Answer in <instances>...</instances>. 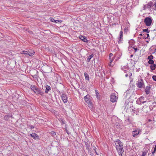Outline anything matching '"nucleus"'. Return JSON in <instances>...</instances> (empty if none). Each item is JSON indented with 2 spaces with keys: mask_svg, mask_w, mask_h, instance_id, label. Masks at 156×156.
Instances as JSON below:
<instances>
[{
  "mask_svg": "<svg viewBox=\"0 0 156 156\" xmlns=\"http://www.w3.org/2000/svg\"><path fill=\"white\" fill-rule=\"evenodd\" d=\"M154 61L153 60H149L148 62V63L151 65H153V64H154Z\"/></svg>",
  "mask_w": 156,
  "mask_h": 156,
  "instance_id": "obj_24",
  "label": "nucleus"
},
{
  "mask_svg": "<svg viewBox=\"0 0 156 156\" xmlns=\"http://www.w3.org/2000/svg\"><path fill=\"white\" fill-rule=\"evenodd\" d=\"M144 100V97L142 96L137 100L136 103L139 105H141L142 104H144L147 102L146 101Z\"/></svg>",
  "mask_w": 156,
  "mask_h": 156,
  "instance_id": "obj_7",
  "label": "nucleus"
},
{
  "mask_svg": "<svg viewBox=\"0 0 156 156\" xmlns=\"http://www.w3.org/2000/svg\"><path fill=\"white\" fill-rule=\"evenodd\" d=\"M45 93L46 94H48L49 91L51 90V87L48 85H46L45 86Z\"/></svg>",
  "mask_w": 156,
  "mask_h": 156,
  "instance_id": "obj_17",
  "label": "nucleus"
},
{
  "mask_svg": "<svg viewBox=\"0 0 156 156\" xmlns=\"http://www.w3.org/2000/svg\"><path fill=\"white\" fill-rule=\"evenodd\" d=\"M30 88L34 93L37 95L43 96L44 94V92L41 89L38 88L35 85H32L30 86Z\"/></svg>",
  "mask_w": 156,
  "mask_h": 156,
  "instance_id": "obj_1",
  "label": "nucleus"
},
{
  "mask_svg": "<svg viewBox=\"0 0 156 156\" xmlns=\"http://www.w3.org/2000/svg\"><path fill=\"white\" fill-rule=\"evenodd\" d=\"M21 53L22 54H24L26 55H28L29 51H22L21 52Z\"/></svg>",
  "mask_w": 156,
  "mask_h": 156,
  "instance_id": "obj_22",
  "label": "nucleus"
},
{
  "mask_svg": "<svg viewBox=\"0 0 156 156\" xmlns=\"http://www.w3.org/2000/svg\"><path fill=\"white\" fill-rule=\"evenodd\" d=\"M63 119H62V118H60L59 119V121H60V122H61L62 120H63Z\"/></svg>",
  "mask_w": 156,
  "mask_h": 156,
  "instance_id": "obj_44",
  "label": "nucleus"
},
{
  "mask_svg": "<svg viewBox=\"0 0 156 156\" xmlns=\"http://www.w3.org/2000/svg\"><path fill=\"white\" fill-rule=\"evenodd\" d=\"M96 97L97 99H99L100 98V96L99 94L98 93L97 91L96 90Z\"/></svg>",
  "mask_w": 156,
  "mask_h": 156,
  "instance_id": "obj_23",
  "label": "nucleus"
},
{
  "mask_svg": "<svg viewBox=\"0 0 156 156\" xmlns=\"http://www.w3.org/2000/svg\"><path fill=\"white\" fill-rule=\"evenodd\" d=\"M61 97L62 100L64 103H66L67 102V98L66 95L64 94H62L61 95Z\"/></svg>",
  "mask_w": 156,
  "mask_h": 156,
  "instance_id": "obj_12",
  "label": "nucleus"
},
{
  "mask_svg": "<svg viewBox=\"0 0 156 156\" xmlns=\"http://www.w3.org/2000/svg\"><path fill=\"white\" fill-rule=\"evenodd\" d=\"M66 131L68 135H69V134H70V133L69 132L67 129H66Z\"/></svg>",
  "mask_w": 156,
  "mask_h": 156,
  "instance_id": "obj_35",
  "label": "nucleus"
},
{
  "mask_svg": "<svg viewBox=\"0 0 156 156\" xmlns=\"http://www.w3.org/2000/svg\"><path fill=\"white\" fill-rule=\"evenodd\" d=\"M133 48L135 52H136L138 50V49H137V48H134V47H133Z\"/></svg>",
  "mask_w": 156,
  "mask_h": 156,
  "instance_id": "obj_34",
  "label": "nucleus"
},
{
  "mask_svg": "<svg viewBox=\"0 0 156 156\" xmlns=\"http://www.w3.org/2000/svg\"><path fill=\"white\" fill-rule=\"evenodd\" d=\"M29 127H30V129H33L34 128V126L32 125H29Z\"/></svg>",
  "mask_w": 156,
  "mask_h": 156,
  "instance_id": "obj_33",
  "label": "nucleus"
},
{
  "mask_svg": "<svg viewBox=\"0 0 156 156\" xmlns=\"http://www.w3.org/2000/svg\"><path fill=\"white\" fill-rule=\"evenodd\" d=\"M50 20L51 22H54L55 23H58V22L61 23L62 21L60 20H55L53 18H50Z\"/></svg>",
  "mask_w": 156,
  "mask_h": 156,
  "instance_id": "obj_16",
  "label": "nucleus"
},
{
  "mask_svg": "<svg viewBox=\"0 0 156 156\" xmlns=\"http://www.w3.org/2000/svg\"><path fill=\"white\" fill-rule=\"evenodd\" d=\"M133 55H130V57H133Z\"/></svg>",
  "mask_w": 156,
  "mask_h": 156,
  "instance_id": "obj_50",
  "label": "nucleus"
},
{
  "mask_svg": "<svg viewBox=\"0 0 156 156\" xmlns=\"http://www.w3.org/2000/svg\"><path fill=\"white\" fill-rule=\"evenodd\" d=\"M154 52H156V48H155V49H154Z\"/></svg>",
  "mask_w": 156,
  "mask_h": 156,
  "instance_id": "obj_51",
  "label": "nucleus"
},
{
  "mask_svg": "<svg viewBox=\"0 0 156 156\" xmlns=\"http://www.w3.org/2000/svg\"><path fill=\"white\" fill-rule=\"evenodd\" d=\"M142 32H146L147 33H148L150 32V30H149L148 28L145 29L143 30Z\"/></svg>",
  "mask_w": 156,
  "mask_h": 156,
  "instance_id": "obj_25",
  "label": "nucleus"
},
{
  "mask_svg": "<svg viewBox=\"0 0 156 156\" xmlns=\"http://www.w3.org/2000/svg\"><path fill=\"white\" fill-rule=\"evenodd\" d=\"M59 92L60 95H61V93H60V91H59Z\"/></svg>",
  "mask_w": 156,
  "mask_h": 156,
  "instance_id": "obj_52",
  "label": "nucleus"
},
{
  "mask_svg": "<svg viewBox=\"0 0 156 156\" xmlns=\"http://www.w3.org/2000/svg\"><path fill=\"white\" fill-rule=\"evenodd\" d=\"M85 144L86 146H87V145H88L87 143H85Z\"/></svg>",
  "mask_w": 156,
  "mask_h": 156,
  "instance_id": "obj_49",
  "label": "nucleus"
},
{
  "mask_svg": "<svg viewBox=\"0 0 156 156\" xmlns=\"http://www.w3.org/2000/svg\"><path fill=\"white\" fill-rule=\"evenodd\" d=\"M140 36H143V33L142 32L141 34H139Z\"/></svg>",
  "mask_w": 156,
  "mask_h": 156,
  "instance_id": "obj_46",
  "label": "nucleus"
},
{
  "mask_svg": "<svg viewBox=\"0 0 156 156\" xmlns=\"http://www.w3.org/2000/svg\"><path fill=\"white\" fill-rule=\"evenodd\" d=\"M152 78L154 81H156V76H153L152 77Z\"/></svg>",
  "mask_w": 156,
  "mask_h": 156,
  "instance_id": "obj_30",
  "label": "nucleus"
},
{
  "mask_svg": "<svg viewBox=\"0 0 156 156\" xmlns=\"http://www.w3.org/2000/svg\"><path fill=\"white\" fill-rule=\"evenodd\" d=\"M126 66H123V67H121V69H122V70H124V69H126L125 68H126Z\"/></svg>",
  "mask_w": 156,
  "mask_h": 156,
  "instance_id": "obj_39",
  "label": "nucleus"
},
{
  "mask_svg": "<svg viewBox=\"0 0 156 156\" xmlns=\"http://www.w3.org/2000/svg\"><path fill=\"white\" fill-rule=\"evenodd\" d=\"M96 149H97L96 147H95V146H94V147H93V150H94V151H95V152L96 153V154L97 155H98V153L96 151Z\"/></svg>",
  "mask_w": 156,
  "mask_h": 156,
  "instance_id": "obj_28",
  "label": "nucleus"
},
{
  "mask_svg": "<svg viewBox=\"0 0 156 156\" xmlns=\"http://www.w3.org/2000/svg\"><path fill=\"white\" fill-rule=\"evenodd\" d=\"M113 54L112 53H110L109 55V58H111V57L112 56Z\"/></svg>",
  "mask_w": 156,
  "mask_h": 156,
  "instance_id": "obj_37",
  "label": "nucleus"
},
{
  "mask_svg": "<svg viewBox=\"0 0 156 156\" xmlns=\"http://www.w3.org/2000/svg\"><path fill=\"white\" fill-rule=\"evenodd\" d=\"M154 58L153 56L152 55L149 56L147 57V59L149 60H152Z\"/></svg>",
  "mask_w": 156,
  "mask_h": 156,
  "instance_id": "obj_26",
  "label": "nucleus"
},
{
  "mask_svg": "<svg viewBox=\"0 0 156 156\" xmlns=\"http://www.w3.org/2000/svg\"><path fill=\"white\" fill-rule=\"evenodd\" d=\"M147 152H143L141 156H145Z\"/></svg>",
  "mask_w": 156,
  "mask_h": 156,
  "instance_id": "obj_32",
  "label": "nucleus"
},
{
  "mask_svg": "<svg viewBox=\"0 0 156 156\" xmlns=\"http://www.w3.org/2000/svg\"><path fill=\"white\" fill-rule=\"evenodd\" d=\"M60 122H61V124H62V125H63L65 123L64 120L63 119V120H62Z\"/></svg>",
  "mask_w": 156,
  "mask_h": 156,
  "instance_id": "obj_36",
  "label": "nucleus"
},
{
  "mask_svg": "<svg viewBox=\"0 0 156 156\" xmlns=\"http://www.w3.org/2000/svg\"><path fill=\"white\" fill-rule=\"evenodd\" d=\"M154 7V3L152 2H150L146 5H144L143 7V9L144 10H145L146 9L151 10V9H155Z\"/></svg>",
  "mask_w": 156,
  "mask_h": 156,
  "instance_id": "obj_3",
  "label": "nucleus"
},
{
  "mask_svg": "<svg viewBox=\"0 0 156 156\" xmlns=\"http://www.w3.org/2000/svg\"><path fill=\"white\" fill-rule=\"evenodd\" d=\"M84 99L85 102L88 104V107L90 108L92 107V98L89 95L87 94L85 96Z\"/></svg>",
  "mask_w": 156,
  "mask_h": 156,
  "instance_id": "obj_2",
  "label": "nucleus"
},
{
  "mask_svg": "<svg viewBox=\"0 0 156 156\" xmlns=\"http://www.w3.org/2000/svg\"><path fill=\"white\" fill-rule=\"evenodd\" d=\"M86 149L88 150L89 151H90V146L89 145H87V146H86Z\"/></svg>",
  "mask_w": 156,
  "mask_h": 156,
  "instance_id": "obj_29",
  "label": "nucleus"
},
{
  "mask_svg": "<svg viewBox=\"0 0 156 156\" xmlns=\"http://www.w3.org/2000/svg\"><path fill=\"white\" fill-rule=\"evenodd\" d=\"M145 91L147 94H149L150 91V87L148 86L146 87Z\"/></svg>",
  "mask_w": 156,
  "mask_h": 156,
  "instance_id": "obj_18",
  "label": "nucleus"
},
{
  "mask_svg": "<svg viewBox=\"0 0 156 156\" xmlns=\"http://www.w3.org/2000/svg\"><path fill=\"white\" fill-rule=\"evenodd\" d=\"M117 99L118 97L114 94H111L110 97V100L112 102L114 103L116 102Z\"/></svg>",
  "mask_w": 156,
  "mask_h": 156,
  "instance_id": "obj_8",
  "label": "nucleus"
},
{
  "mask_svg": "<svg viewBox=\"0 0 156 156\" xmlns=\"http://www.w3.org/2000/svg\"><path fill=\"white\" fill-rule=\"evenodd\" d=\"M140 80L137 82L136 84L139 88H141L144 85V83L142 79H141V77L140 78Z\"/></svg>",
  "mask_w": 156,
  "mask_h": 156,
  "instance_id": "obj_6",
  "label": "nucleus"
},
{
  "mask_svg": "<svg viewBox=\"0 0 156 156\" xmlns=\"http://www.w3.org/2000/svg\"><path fill=\"white\" fill-rule=\"evenodd\" d=\"M156 152L155 151H152V156H154V153H155Z\"/></svg>",
  "mask_w": 156,
  "mask_h": 156,
  "instance_id": "obj_41",
  "label": "nucleus"
},
{
  "mask_svg": "<svg viewBox=\"0 0 156 156\" xmlns=\"http://www.w3.org/2000/svg\"><path fill=\"white\" fill-rule=\"evenodd\" d=\"M153 148H154L153 151L156 152V147H154L153 146Z\"/></svg>",
  "mask_w": 156,
  "mask_h": 156,
  "instance_id": "obj_42",
  "label": "nucleus"
},
{
  "mask_svg": "<svg viewBox=\"0 0 156 156\" xmlns=\"http://www.w3.org/2000/svg\"><path fill=\"white\" fill-rule=\"evenodd\" d=\"M47 67L48 69H51V68H50V67H49V66H47Z\"/></svg>",
  "mask_w": 156,
  "mask_h": 156,
  "instance_id": "obj_47",
  "label": "nucleus"
},
{
  "mask_svg": "<svg viewBox=\"0 0 156 156\" xmlns=\"http://www.w3.org/2000/svg\"><path fill=\"white\" fill-rule=\"evenodd\" d=\"M109 59L110 60V64H109V65L111 66V63L112 62V61H113V59L112 58H109Z\"/></svg>",
  "mask_w": 156,
  "mask_h": 156,
  "instance_id": "obj_31",
  "label": "nucleus"
},
{
  "mask_svg": "<svg viewBox=\"0 0 156 156\" xmlns=\"http://www.w3.org/2000/svg\"><path fill=\"white\" fill-rule=\"evenodd\" d=\"M79 38L83 41L86 43L88 42V40L85 37L83 36L82 35H80L79 36Z\"/></svg>",
  "mask_w": 156,
  "mask_h": 156,
  "instance_id": "obj_13",
  "label": "nucleus"
},
{
  "mask_svg": "<svg viewBox=\"0 0 156 156\" xmlns=\"http://www.w3.org/2000/svg\"><path fill=\"white\" fill-rule=\"evenodd\" d=\"M138 112H139V110H138V111L134 110V113H136V114L138 113Z\"/></svg>",
  "mask_w": 156,
  "mask_h": 156,
  "instance_id": "obj_38",
  "label": "nucleus"
},
{
  "mask_svg": "<svg viewBox=\"0 0 156 156\" xmlns=\"http://www.w3.org/2000/svg\"><path fill=\"white\" fill-rule=\"evenodd\" d=\"M115 144L116 146V149L117 150H118V148L119 146H122V145H123L122 143L119 139H117L115 141Z\"/></svg>",
  "mask_w": 156,
  "mask_h": 156,
  "instance_id": "obj_9",
  "label": "nucleus"
},
{
  "mask_svg": "<svg viewBox=\"0 0 156 156\" xmlns=\"http://www.w3.org/2000/svg\"><path fill=\"white\" fill-rule=\"evenodd\" d=\"M125 105H126L125 107H126V102L125 103Z\"/></svg>",
  "mask_w": 156,
  "mask_h": 156,
  "instance_id": "obj_53",
  "label": "nucleus"
},
{
  "mask_svg": "<svg viewBox=\"0 0 156 156\" xmlns=\"http://www.w3.org/2000/svg\"><path fill=\"white\" fill-rule=\"evenodd\" d=\"M125 76H126V77H127L128 76V75L127 74H126V75H125Z\"/></svg>",
  "mask_w": 156,
  "mask_h": 156,
  "instance_id": "obj_48",
  "label": "nucleus"
},
{
  "mask_svg": "<svg viewBox=\"0 0 156 156\" xmlns=\"http://www.w3.org/2000/svg\"><path fill=\"white\" fill-rule=\"evenodd\" d=\"M123 35V32L122 31L120 32V36L118 38L119 41H118V43L119 44H120L122 43V41H123L122 37Z\"/></svg>",
  "mask_w": 156,
  "mask_h": 156,
  "instance_id": "obj_11",
  "label": "nucleus"
},
{
  "mask_svg": "<svg viewBox=\"0 0 156 156\" xmlns=\"http://www.w3.org/2000/svg\"><path fill=\"white\" fill-rule=\"evenodd\" d=\"M30 135L35 140L39 139V136L35 133L30 134Z\"/></svg>",
  "mask_w": 156,
  "mask_h": 156,
  "instance_id": "obj_14",
  "label": "nucleus"
},
{
  "mask_svg": "<svg viewBox=\"0 0 156 156\" xmlns=\"http://www.w3.org/2000/svg\"><path fill=\"white\" fill-rule=\"evenodd\" d=\"M150 67L151 69L150 71L152 72L153 70H154L156 68V65L155 64L151 65L150 66Z\"/></svg>",
  "mask_w": 156,
  "mask_h": 156,
  "instance_id": "obj_15",
  "label": "nucleus"
},
{
  "mask_svg": "<svg viewBox=\"0 0 156 156\" xmlns=\"http://www.w3.org/2000/svg\"><path fill=\"white\" fill-rule=\"evenodd\" d=\"M50 133L51 134V135L53 136H54L55 135H56V133L54 131H52Z\"/></svg>",
  "mask_w": 156,
  "mask_h": 156,
  "instance_id": "obj_27",
  "label": "nucleus"
},
{
  "mask_svg": "<svg viewBox=\"0 0 156 156\" xmlns=\"http://www.w3.org/2000/svg\"><path fill=\"white\" fill-rule=\"evenodd\" d=\"M118 148V150H117L118 151H119L118 152V153L119 155L121 156H122V154L124 152V150L123 148V145L122 146H119Z\"/></svg>",
  "mask_w": 156,
  "mask_h": 156,
  "instance_id": "obj_10",
  "label": "nucleus"
},
{
  "mask_svg": "<svg viewBox=\"0 0 156 156\" xmlns=\"http://www.w3.org/2000/svg\"><path fill=\"white\" fill-rule=\"evenodd\" d=\"M34 51L33 50H31L30 51H29L28 55L30 56H32L34 54Z\"/></svg>",
  "mask_w": 156,
  "mask_h": 156,
  "instance_id": "obj_21",
  "label": "nucleus"
},
{
  "mask_svg": "<svg viewBox=\"0 0 156 156\" xmlns=\"http://www.w3.org/2000/svg\"><path fill=\"white\" fill-rule=\"evenodd\" d=\"M141 133V130L140 129H137L133 130L132 133V136L133 137H137Z\"/></svg>",
  "mask_w": 156,
  "mask_h": 156,
  "instance_id": "obj_5",
  "label": "nucleus"
},
{
  "mask_svg": "<svg viewBox=\"0 0 156 156\" xmlns=\"http://www.w3.org/2000/svg\"><path fill=\"white\" fill-rule=\"evenodd\" d=\"M147 37L145 38H148V37H149V34H147Z\"/></svg>",
  "mask_w": 156,
  "mask_h": 156,
  "instance_id": "obj_43",
  "label": "nucleus"
},
{
  "mask_svg": "<svg viewBox=\"0 0 156 156\" xmlns=\"http://www.w3.org/2000/svg\"><path fill=\"white\" fill-rule=\"evenodd\" d=\"M124 71L125 73H126V72H127V71L125 70V69L124 70Z\"/></svg>",
  "mask_w": 156,
  "mask_h": 156,
  "instance_id": "obj_45",
  "label": "nucleus"
},
{
  "mask_svg": "<svg viewBox=\"0 0 156 156\" xmlns=\"http://www.w3.org/2000/svg\"><path fill=\"white\" fill-rule=\"evenodd\" d=\"M144 22L147 26H151L152 23L151 17H146L144 20Z\"/></svg>",
  "mask_w": 156,
  "mask_h": 156,
  "instance_id": "obj_4",
  "label": "nucleus"
},
{
  "mask_svg": "<svg viewBox=\"0 0 156 156\" xmlns=\"http://www.w3.org/2000/svg\"><path fill=\"white\" fill-rule=\"evenodd\" d=\"M94 56V55L93 54H91L89 56L87 59V62H89L90 61L91 59Z\"/></svg>",
  "mask_w": 156,
  "mask_h": 156,
  "instance_id": "obj_20",
  "label": "nucleus"
},
{
  "mask_svg": "<svg viewBox=\"0 0 156 156\" xmlns=\"http://www.w3.org/2000/svg\"><path fill=\"white\" fill-rule=\"evenodd\" d=\"M84 75L85 80L89 81L90 80L89 75L87 73H85Z\"/></svg>",
  "mask_w": 156,
  "mask_h": 156,
  "instance_id": "obj_19",
  "label": "nucleus"
},
{
  "mask_svg": "<svg viewBox=\"0 0 156 156\" xmlns=\"http://www.w3.org/2000/svg\"><path fill=\"white\" fill-rule=\"evenodd\" d=\"M147 42H148V41H147Z\"/></svg>",
  "mask_w": 156,
  "mask_h": 156,
  "instance_id": "obj_54",
  "label": "nucleus"
},
{
  "mask_svg": "<svg viewBox=\"0 0 156 156\" xmlns=\"http://www.w3.org/2000/svg\"><path fill=\"white\" fill-rule=\"evenodd\" d=\"M154 8L155 9L156 8V1L154 3Z\"/></svg>",
  "mask_w": 156,
  "mask_h": 156,
  "instance_id": "obj_40",
  "label": "nucleus"
}]
</instances>
